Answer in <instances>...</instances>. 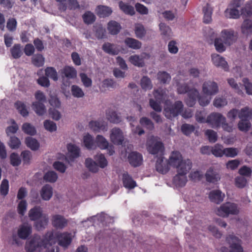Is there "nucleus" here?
<instances>
[{
  "label": "nucleus",
  "mask_w": 252,
  "mask_h": 252,
  "mask_svg": "<svg viewBox=\"0 0 252 252\" xmlns=\"http://www.w3.org/2000/svg\"><path fill=\"white\" fill-rule=\"evenodd\" d=\"M238 129L243 132L248 131L251 126V124L249 120L240 119L238 123Z\"/></svg>",
  "instance_id": "nucleus-57"
},
{
  "label": "nucleus",
  "mask_w": 252,
  "mask_h": 252,
  "mask_svg": "<svg viewBox=\"0 0 252 252\" xmlns=\"http://www.w3.org/2000/svg\"><path fill=\"white\" fill-rule=\"evenodd\" d=\"M226 241L229 245L230 252H243L241 240L238 237L230 234L226 236Z\"/></svg>",
  "instance_id": "nucleus-8"
},
{
  "label": "nucleus",
  "mask_w": 252,
  "mask_h": 252,
  "mask_svg": "<svg viewBox=\"0 0 252 252\" xmlns=\"http://www.w3.org/2000/svg\"><path fill=\"white\" fill-rule=\"evenodd\" d=\"M95 142L100 149L105 150L108 148L109 143L106 138L102 135H98L95 138Z\"/></svg>",
  "instance_id": "nucleus-42"
},
{
  "label": "nucleus",
  "mask_w": 252,
  "mask_h": 252,
  "mask_svg": "<svg viewBox=\"0 0 252 252\" xmlns=\"http://www.w3.org/2000/svg\"><path fill=\"white\" fill-rule=\"evenodd\" d=\"M114 47V45L113 44L106 42L102 45V49L104 52L107 54L115 55L118 54V51Z\"/></svg>",
  "instance_id": "nucleus-53"
},
{
  "label": "nucleus",
  "mask_w": 252,
  "mask_h": 252,
  "mask_svg": "<svg viewBox=\"0 0 252 252\" xmlns=\"http://www.w3.org/2000/svg\"><path fill=\"white\" fill-rule=\"evenodd\" d=\"M119 6L120 9L126 14L133 15L135 14L134 7L131 5L126 4L123 1H120Z\"/></svg>",
  "instance_id": "nucleus-51"
},
{
  "label": "nucleus",
  "mask_w": 252,
  "mask_h": 252,
  "mask_svg": "<svg viewBox=\"0 0 252 252\" xmlns=\"http://www.w3.org/2000/svg\"><path fill=\"white\" fill-rule=\"evenodd\" d=\"M197 99L201 106H206L210 103L212 98L209 96H200L197 89L192 88L189 91L188 97L186 98L185 102L189 106L192 107L195 104Z\"/></svg>",
  "instance_id": "nucleus-5"
},
{
  "label": "nucleus",
  "mask_w": 252,
  "mask_h": 252,
  "mask_svg": "<svg viewBox=\"0 0 252 252\" xmlns=\"http://www.w3.org/2000/svg\"><path fill=\"white\" fill-rule=\"evenodd\" d=\"M160 34L164 39H168L173 35L170 27L165 23H160L159 25Z\"/></svg>",
  "instance_id": "nucleus-30"
},
{
  "label": "nucleus",
  "mask_w": 252,
  "mask_h": 252,
  "mask_svg": "<svg viewBox=\"0 0 252 252\" xmlns=\"http://www.w3.org/2000/svg\"><path fill=\"white\" fill-rule=\"evenodd\" d=\"M211 61L215 66L220 67L225 71H228V64L223 57L214 53L211 55Z\"/></svg>",
  "instance_id": "nucleus-10"
},
{
  "label": "nucleus",
  "mask_w": 252,
  "mask_h": 252,
  "mask_svg": "<svg viewBox=\"0 0 252 252\" xmlns=\"http://www.w3.org/2000/svg\"><path fill=\"white\" fill-rule=\"evenodd\" d=\"M192 166L191 161L188 159H184L176 168L177 173L186 175Z\"/></svg>",
  "instance_id": "nucleus-14"
},
{
  "label": "nucleus",
  "mask_w": 252,
  "mask_h": 252,
  "mask_svg": "<svg viewBox=\"0 0 252 252\" xmlns=\"http://www.w3.org/2000/svg\"><path fill=\"white\" fill-rule=\"evenodd\" d=\"M32 108L38 116H43L46 112V108L43 103L41 102H33Z\"/></svg>",
  "instance_id": "nucleus-37"
},
{
  "label": "nucleus",
  "mask_w": 252,
  "mask_h": 252,
  "mask_svg": "<svg viewBox=\"0 0 252 252\" xmlns=\"http://www.w3.org/2000/svg\"><path fill=\"white\" fill-rule=\"evenodd\" d=\"M25 143L28 147L32 151H36L39 147V143L37 140L32 137H28L25 139Z\"/></svg>",
  "instance_id": "nucleus-40"
},
{
  "label": "nucleus",
  "mask_w": 252,
  "mask_h": 252,
  "mask_svg": "<svg viewBox=\"0 0 252 252\" xmlns=\"http://www.w3.org/2000/svg\"><path fill=\"white\" fill-rule=\"evenodd\" d=\"M207 113L205 110L197 111L195 114V118L198 123H207V118H206Z\"/></svg>",
  "instance_id": "nucleus-62"
},
{
  "label": "nucleus",
  "mask_w": 252,
  "mask_h": 252,
  "mask_svg": "<svg viewBox=\"0 0 252 252\" xmlns=\"http://www.w3.org/2000/svg\"><path fill=\"white\" fill-rule=\"evenodd\" d=\"M109 32L112 35H116L120 32L121 25L115 21H110L107 25Z\"/></svg>",
  "instance_id": "nucleus-27"
},
{
  "label": "nucleus",
  "mask_w": 252,
  "mask_h": 252,
  "mask_svg": "<svg viewBox=\"0 0 252 252\" xmlns=\"http://www.w3.org/2000/svg\"><path fill=\"white\" fill-rule=\"evenodd\" d=\"M128 160L129 164L133 167L141 166L143 163V156L137 152H131L128 154Z\"/></svg>",
  "instance_id": "nucleus-11"
},
{
  "label": "nucleus",
  "mask_w": 252,
  "mask_h": 252,
  "mask_svg": "<svg viewBox=\"0 0 252 252\" xmlns=\"http://www.w3.org/2000/svg\"><path fill=\"white\" fill-rule=\"evenodd\" d=\"M89 127L94 131H97L100 129H104L106 125L104 122L99 121H92L89 123Z\"/></svg>",
  "instance_id": "nucleus-41"
},
{
  "label": "nucleus",
  "mask_w": 252,
  "mask_h": 252,
  "mask_svg": "<svg viewBox=\"0 0 252 252\" xmlns=\"http://www.w3.org/2000/svg\"><path fill=\"white\" fill-rule=\"evenodd\" d=\"M241 31L243 34L248 35L252 34V21L245 20L241 25Z\"/></svg>",
  "instance_id": "nucleus-39"
},
{
  "label": "nucleus",
  "mask_w": 252,
  "mask_h": 252,
  "mask_svg": "<svg viewBox=\"0 0 252 252\" xmlns=\"http://www.w3.org/2000/svg\"><path fill=\"white\" fill-rule=\"evenodd\" d=\"M22 128L24 133L30 135H34L36 132L35 127L30 123H24Z\"/></svg>",
  "instance_id": "nucleus-58"
},
{
  "label": "nucleus",
  "mask_w": 252,
  "mask_h": 252,
  "mask_svg": "<svg viewBox=\"0 0 252 252\" xmlns=\"http://www.w3.org/2000/svg\"><path fill=\"white\" fill-rule=\"evenodd\" d=\"M239 150L237 148L229 147L224 148V155L226 157L233 158L239 153Z\"/></svg>",
  "instance_id": "nucleus-56"
},
{
  "label": "nucleus",
  "mask_w": 252,
  "mask_h": 252,
  "mask_svg": "<svg viewBox=\"0 0 252 252\" xmlns=\"http://www.w3.org/2000/svg\"><path fill=\"white\" fill-rule=\"evenodd\" d=\"M166 97L165 91L161 95L158 94V103H163L164 104L165 116L170 119L178 116L179 114H181L183 109L182 102L180 101H177L173 105L171 106L170 102L166 99Z\"/></svg>",
  "instance_id": "nucleus-4"
},
{
  "label": "nucleus",
  "mask_w": 252,
  "mask_h": 252,
  "mask_svg": "<svg viewBox=\"0 0 252 252\" xmlns=\"http://www.w3.org/2000/svg\"><path fill=\"white\" fill-rule=\"evenodd\" d=\"M174 81L176 84L177 92L179 94H185L187 93L192 89H189L186 84L183 82L182 76L180 75L176 77L174 79Z\"/></svg>",
  "instance_id": "nucleus-18"
},
{
  "label": "nucleus",
  "mask_w": 252,
  "mask_h": 252,
  "mask_svg": "<svg viewBox=\"0 0 252 252\" xmlns=\"http://www.w3.org/2000/svg\"><path fill=\"white\" fill-rule=\"evenodd\" d=\"M252 116V109L246 106L239 110L238 117L239 119L249 120Z\"/></svg>",
  "instance_id": "nucleus-32"
},
{
  "label": "nucleus",
  "mask_w": 252,
  "mask_h": 252,
  "mask_svg": "<svg viewBox=\"0 0 252 252\" xmlns=\"http://www.w3.org/2000/svg\"><path fill=\"white\" fill-rule=\"evenodd\" d=\"M160 15L165 21H171L177 18V13L176 10H166L160 12Z\"/></svg>",
  "instance_id": "nucleus-34"
},
{
  "label": "nucleus",
  "mask_w": 252,
  "mask_h": 252,
  "mask_svg": "<svg viewBox=\"0 0 252 252\" xmlns=\"http://www.w3.org/2000/svg\"><path fill=\"white\" fill-rule=\"evenodd\" d=\"M239 109L236 108H233L230 110L226 114L227 119L230 121L228 124H232L233 125V130L234 129V123L237 118L238 116Z\"/></svg>",
  "instance_id": "nucleus-46"
},
{
  "label": "nucleus",
  "mask_w": 252,
  "mask_h": 252,
  "mask_svg": "<svg viewBox=\"0 0 252 252\" xmlns=\"http://www.w3.org/2000/svg\"><path fill=\"white\" fill-rule=\"evenodd\" d=\"M107 120L112 123L119 124L122 121L121 116L114 110H108L106 112Z\"/></svg>",
  "instance_id": "nucleus-23"
},
{
  "label": "nucleus",
  "mask_w": 252,
  "mask_h": 252,
  "mask_svg": "<svg viewBox=\"0 0 252 252\" xmlns=\"http://www.w3.org/2000/svg\"><path fill=\"white\" fill-rule=\"evenodd\" d=\"M82 18L84 22L90 25L93 23L96 19L94 14L90 11H87L82 15Z\"/></svg>",
  "instance_id": "nucleus-49"
},
{
  "label": "nucleus",
  "mask_w": 252,
  "mask_h": 252,
  "mask_svg": "<svg viewBox=\"0 0 252 252\" xmlns=\"http://www.w3.org/2000/svg\"><path fill=\"white\" fill-rule=\"evenodd\" d=\"M49 221V218L47 214H44L38 220H35L34 226L37 230H40L45 228Z\"/></svg>",
  "instance_id": "nucleus-28"
},
{
  "label": "nucleus",
  "mask_w": 252,
  "mask_h": 252,
  "mask_svg": "<svg viewBox=\"0 0 252 252\" xmlns=\"http://www.w3.org/2000/svg\"><path fill=\"white\" fill-rule=\"evenodd\" d=\"M224 197V193L219 189L212 190L209 193L210 201L216 204H220L222 202Z\"/></svg>",
  "instance_id": "nucleus-16"
},
{
  "label": "nucleus",
  "mask_w": 252,
  "mask_h": 252,
  "mask_svg": "<svg viewBox=\"0 0 252 252\" xmlns=\"http://www.w3.org/2000/svg\"><path fill=\"white\" fill-rule=\"evenodd\" d=\"M32 227L28 225H21L18 230V235L22 239L25 240L31 234Z\"/></svg>",
  "instance_id": "nucleus-22"
},
{
  "label": "nucleus",
  "mask_w": 252,
  "mask_h": 252,
  "mask_svg": "<svg viewBox=\"0 0 252 252\" xmlns=\"http://www.w3.org/2000/svg\"><path fill=\"white\" fill-rule=\"evenodd\" d=\"M227 81L229 86L238 94L241 95L244 94L235 79L232 78H228Z\"/></svg>",
  "instance_id": "nucleus-50"
},
{
  "label": "nucleus",
  "mask_w": 252,
  "mask_h": 252,
  "mask_svg": "<svg viewBox=\"0 0 252 252\" xmlns=\"http://www.w3.org/2000/svg\"><path fill=\"white\" fill-rule=\"evenodd\" d=\"M83 142L85 147L88 149H94L96 147L93 137L89 134H87L84 136Z\"/></svg>",
  "instance_id": "nucleus-48"
},
{
  "label": "nucleus",
  "mask_w": 252,
  "mask_h": 252,
  "mask_svg": "<svg viewBox=\"0 0 252 252\" xmlns=\"http://www.w3.org/2000/svg\"><path fill=\"white\" fill-rule=\"evenodd\" d=\"M139 123L141 126L149 130H152L154 128V125L153 122L150 119L146 117L140 118Z\"/></svg>",
  "instance_id": "nucleus-43"
},
{
  "label": "nucleus",
  "mask_w": 252,
  "mask_h": 252,
  "mask_svg": "<svg viewBox=\"0 0 252 252\" xmlns=\"http://www.w3.org/2000/svg\"><path fill=\"white\" fill-rule=\"evenodd\" d=\"M32 62L36 67L42 66L44 63V58L41 54L34 55L32 58Z\"/></svg>",
  "instance_id": "nucleus-55"
},
{
  "label": "nucleus",
  "mask_w": 252,
  "mask_h": 252,
  "mask_svg": "<svg viewBox=\"0 0 252 252\" xmlns=\"http://www.w3.org/2000/svg\"><path fill=\"white\" fill-rule=\"evenodd\" d=\"M55 238L53 233L48 232L44 235L43 239L36 237L32 238L29 243H27L25 249L27 252H34L37 249L41 248H46L45 252H55ZM56 252H59L58 248L56 247Z\"/></svg>",
  "instance_id": "nucleus-1"
},
{
  "label": "nucleus",
  "mask_w": 252,
  "mask_h": 252,
  "mask_svg": "<svg viewBox=\"0 0 252 252\" xmlns=\"http://www.w3.org/2000/svg\"><path fill=\"white\" fill-rule=\"evenodd\" d=\"M187 181L186 175L177 173L173 177V183L176 187H183L185 186Z\"/></svg>",
  "instance_id": "nucleus-21"
},
{
  "label": "nucleus",
  "mask_w": 252,
  "mask_h": 252,
  "mask_svg": "<svg viewBox=\"0 0 252 252\" xmlns=\"http://www.w3.org/2000/svg\"><path fill=\"white\" fill-rule=\"evenodd\" d=\"M205 177L208 182L215 183L220 179V176L218 171L214 168L210 167L206 171Z\"/></svg>",
  "instance_id": "nucleus-15"
},
{
  "label": "nucleus",
  "mask_w": 252,
  "mask_h": 252,
  "mask_svg": "<svg viewBox=\"0 0 252 252\" xmlns=\"http://www.w3.org/2000/svg\"><path fill=\"white\" fill-rule=\"evenodd\" d=\"M51 220L53 226L57 228L63 229L68 223L67 220L61 215H54L52 216Z\"/></svg>",
  "instance_id": "nucleus-12"
},
{
  "label": "nucleus",
  "mask_w": 252,
  "mask_h": 252,
  "mask_svg": "<svg viewBox=\"0 0 252 252\" xmlns=\"http://www.w3.org/2000/svg\"><path fill=\"white\" fill-rule=\"evenodd\" d=\"M41 196L44 200H49L53 195V188L49 185H45L41 190Z\"/></svg>",
  "instance_id": "nucleus-24"
},
{
  "label": "nucleus",
  "mask_w": 252,
  "mask_h": 252,
  "mask_svg": "<svg viewBox=\"0 0 252 252\" xmlns=\"http://www.w3.org/2000/svg\"><path fill=\"white\" fill-rule=\"evenodd\" d=\"M110 139L115 145H122L124 141V136L122 130L118 127L113 128L110 131Z\"/></svg>",
  "instance_id": "nucleus-9"
},
{
  "label": "nucleus",
  "mask_w": 252,
  "mask_h": 252,
  "mask_svg": "<svg viewBox=\"0 0 252 252\" xmlns=\"http://www.w3.org/2000/svg\"><path fill=\"white\" fill-rule=\"evenodd\" d=\"M15 106L20 114L23 117H26L28 115L29 112L26 108L25 104L23 102L20 101H17L15 103Z\"/></svg>",
  "instance_id": "nucleus-60"
},
{
  "label": "nucleus",
  "mask_w": 252,
  "mask_h": 252,
  "mask_svg": "<svg viewBox=\"0 0 252 252\" xmlns=\"http://www.w3.org/2000/svg\"><path fill=\"white\" fill-rule=\"evenodd\" d=\"M207 123L214 128H218L221 126L223 130L226 132L233 131L232 124H228L226 118L219 112H212L209 114L207 117Z\"/></svg>",
  "instance_id": "nucleus-3"
},
{
  "label": "nucleus",
  "mask_w": 252,
  "mask_h": 252,
  "mask_svg": "<svg viewBox=\"0 0 252 252\" xmlns=\"http://www.w3.org/2000/svg\"><path fill=\"white\" fill-rule=\"evenodd\" d=\"M124 42L128 47L135 50L140 49L142 46L141 42L131 37H126Z\"/></svg>",
  "instance_id": "nucleus-31"
},
{
  "label": "nucleus",
  "mask_w": 252,
  "mask_h": 252,
  "mask_svg": "<svg viewBox=\"0 0 252 252\" xmlns=\"http://www.w3.org/2000/svg\"><path fill=\"white\" fill-rule=\"evenodd\" d=\"M58 177V175L55 171H49L44 174L43 179L46 182L53 183L57 181Z\"/></svg>",
  "instance_id": "nucleus-54"
},
{
  "label": "nucleus",
  "mask_w": 252,
  "mask_h": 252,
  "mask_svg": "<svg viewBox=\"0 0 252 252\" xmlns=\"http://www.w3.org/2000/svg\"><path fill=\"white\" fill-rule=\"evenodd\" d=\"M224 148L220 144H216L212 147L211 153L216 157H222L224 155Z\"/></svg>",
  "instance_id": "nucleus-47"
},
{
  "label": "nucleus",
  "mask_w": 252,
  "mask_h": 252,
  "mask_svg": "<svg viewBox=\"0 0 252 252\" xmlns=\"http://www.w3.org/2000/svg\"><path fill=\"white\" fill-rule=\"evenodd\" d=\"M228 104V101L225 97L223 96L218 95L214 98L213 101V106L218 108H222Z\"/></svg>",
  "instance_id": "nucleus-33"
},
{
  "label": "nucleus",
  "mask_w": 252,
  "mask_h": 252,
  "mask_svg": "<svg viewBox=\"0 0 252 252\" xmlns=\"http://www.w3.org/2000/svg\"><path fill=\"white\" fill-rule=\"evenodd\" d=\"M45 75L54 81L58 80V74L56 70L53 67H47L45 69Z\"/></svg>",
  "instance_id": "nucleus-61"
},
{
  "label": "nucleus",
  "mask_w": 252,
  "mask_h": 252,
  "mask_svg": "<svg viewBox=\"0 0 252 252\" xmlns=\"http://www.w3.org/2000/svg\"><path fill=\"white\" fill-rule=\"evenodd\" d=\"M171 80V76L165 71L158 72V84H165L168 83Z\"/></svg>",
  "instance_id": "nucleus-59"
},
{
  "label": "nucleus",
  "mask_w": 252,
  "mask_h": 252,
  "mask_svg": "<svg viewBox=\"0 0 252 252\" xmlns=\"http://www.w3.org/2000/svg\"><path fill=\"white\" fill-rule=\"evenodd\" d=\"M129 62L135 66L138 67H142L144 66V63L143 60L140 58L138 55L131 56L129 58Z\"/></svg>",
  "instance_id": "nucleus-63"
},
{
  "label": "nucleus",
  "mask_w": 252,
  "mask_h": 252,
  "mask_svg": "<svg viewBox=\"0 0 252 252\" xmlns=\"http://www.w3.org/2000/svg\"><path fill=\"white\" fill-rule=\"evenodd\" d=\"M57 238L59 245L63 248H67L72 241L71 234L68 232L59 233Z\"/></svg>",
  "instance_id": "nucleus-13"
},
{
  "label": "nucleus",
  "mask_w": 252,
  "mask_h": 252,
  "mask_svg": "<svg viewBox=\"0 0 252 252\" xmlns=\"http://www.w3.org/2000/svg\"><path fill=\"white\" fill-rule=\"evenodd\" d=\"M96 14L100 18L109 16L112 12L111 8L104 5H98L96 9Z\"/></svg>",
  "instance_id": "nucleus-29"
},
{
  "label": "nucleus",
  "mask_w": 252,
  "mask_h": 252,
  "mask_svg": "<svg viewBox=\"0 0 252 252\" xmlns=\"http://www.w3.org/2000/svg\"><path fill=\"white\" fill-rule=\"evenodd\" d=\"M67 149L70 154L69 158L71 160L79 157L80 149L76 145L69 143L67 145Z\"/></svg>",
  "instance_id": "nucleus-25"
},
{
  "label": "nucleus",
  "mask_w": 252,
  "mask_h": 252,
  "mask_svg": "<svg viewBox=\"0 0 252 252\" xmlns=\"http://www.w3.org/2000/svg\"><path fill=\"white\" fill-rule=\"evenodd\" d=\"M203 11L204 13V22L205 23H209L212 21V8L209 5L207 4L203 7Z\"/></svg>",
  "instance_id": "nucleus-45"
},
{
  "label": "nucleus",
  "mask_w": 252,
  "mask_h": 252,
  "mask_svg": "<svg viewBox=\"0 0 252 252\" xmlns=\"http://www.w3.org/2000/svg\"><path fill=\"white\" fill-rule=\"evenodd\" d=\"M224 14L227 18L237 19L240 16V11L236 8L230 6L225 10Z\"/></svg>",
  "instance_id": "nucleus-36"
},
{
  "label": "nucleus",
  "mask_w": 252,
  "mask_h": 252,
  "mask_svg": "<svg viewBox=\"0 0 252 252\" xmlns=\"http://www.w3.org/2000/svg\"><path fill=\"white\" fill-rule=\"evenodd\" d=\"M140 85L141 88L145 90H150L152 88L151 81L147 76H143L141 79Z\"/></svg>",
  "instance_id": "nucleus-64"
},
{
  "label": "nucleus",
  "mask_w": 252,
  "mask_h": 252,
  "mask_svg": "<svg viewBox=\"0 0 252 252\" xmlns=\"http://www.w3.org/2000/svg\"><path fill=\"white\" fill-rule=\"evenodd\" d=\"M10 53L13 58H20L23 55L22 46L20 44H15L10 49Z\"/></svg>",
  "instance_id": "nucleus-38"
},
{
  "label": "nucleus",
  "mask_w": 252,
  "mask_h": 252,
  "mask_svg": "<svg viewBox=\"0 0 252 252\" xmlns=\"http://www.w3.org/2000/svg\"><path fill=\"white\" fill-rule=\"evenodd\" d=\"M181 153L177 151L173 152L169 157L168 161L169 165L176 168V167L184 160Z\"/></svg>",
  "instance_id": "nucleus-17"
},
{
  "label": "nucleus",
  "mask_w": 252,
  "mask_h": 252,
  "mask_svg": "<svg viewBox=\"0 0 252 252\" xmlns=\"http://www.w3.org/2000/svg\"><path fill=\"white\" fill-rule=\"evenodd\" d=\"M62 73L68 79H74L77 76L76 70L73 67L70 66H65L62 71Z\"/></svg>",
  "instance_id": "nucleus-35"
},
{
  "label": "nucleus",
  "mask_w": 252,
  "mask_h": 252,
  "mask_svg": "<svg viewBox=\"0 0 252 252\" xmlns=\"http://www.w3.org/2000/svg\"><path fill=\"white\" fill-rule=\"evenodd\" d=\"M148 151L151 154L157 155L158 154V140L155 139L153 142L150 139L147 142Z\"/></svg>",
  "instance_id": "nucleus-44"
},
{
  "label": "nucleus",
  "mask_w": 252,
  "mask_h": 252,
  "mask_svg": "<svg viewBox=\"0 0 252 252\" xmlns=\"http://www.w3.org/2000/svg\"><path fill=\"white\" fill-rule=\"evenodd\" d=\"M236 36L234 31L223 30L220 33V37H217L214 41V46L216 50L219 53L224 52L226 46H230L235 42Z\"/></svg>",
  "instance_id": "nucleus-2"
},
{
  "label": "nucleus",
  "mask_w": 252,
  "mask_h": 252,
  "mask_svg": "<svg viewBox=\"0 0 252 252\" xmlns=\"http://www.w3.org/2000/svg\"><path fill=\"white\" fill-rule=\"evenodd\" d=\"M202 93L207 95H214L219 92V87L218 84L211 80L204 82L202 87Z\"/></svg>",
  "instance_id": "nucleus-7"
},
{
  "label": "nucleus",
  "mask_w": 252,
  "mask_h": 252,
  "mask_svg": "<svg viewBox=\"0 0 252 252\" xmlns=\"http://www.w3.org/2000/svg\"><path fill=\"white\" fill-rule=\"evenodd\" d=\"M122 180L124 187L126 189H133L137 186L136 182L127 172L122 174Z\"/></svg>",
  "instance_id": "nucleus-19"
},
{
  "label": "nucleus",
  "mask_w": 252,
  "mask_h": 252,
  "mask_svg": "<svg viewBox=\"0 0 252 252\" xmlns=\"http://www.w3.org/2000/svg\"><path fill=\"white\" fill-rule=\"evenodd\" d=\"M215 212L220 217L226 218L229 215L238 214L239 212V209L237 204L227 202L216 208Z\"/></svg>",
  "instance_id": "nucleus-6"
},
{
  "label": "nucleus",
  "mask_w": 252,
  "mask_h": 252,
  "mask_svg": "<svg viewBox=\"0 0 252 252\" xmlns=\"http://www.w3.org/2000/svg\"><path fill=\"white\" fill-rule=\"evenodd\" d=\"M44 214L42 208L38 206H35L31 209L28 214L30 220L32 221L38 220Z\"/></svg>",
  "instance_id": "nucleus-20"
},
{
  "label": "nucleus",
  "mask_w": 252,
  "mask_h": 252,
  "mask_svg": "<svg viewBox=\"0 0 252 252\" xmlns=\"http://www.w3.org/2000/svg\"><path fill=\"white\" fill-rule=\"evenodd\" d=\"M85 165L89 170L94 173H96L98 170V165L96 162L90 158H88L85 160Z\"/></svg>",
  "instance_id": "nucleus-52"
},
{
  "label": "nucleus",
  "mask_w": 252,
  "mask_h": 252,
  "mask_svg": "<svg viewBox=\"0 0 252 252\" xmlns=\"http://www.w3.org/2000/svg\"><path fill=\"white\" fill-rule=\"evenodd\" d=\"M169 165L168 160L163 157H158V172L166 173L169 170Z\"/></svg>",
  "instance_id": "nucleus-26"
}]
</instances>
